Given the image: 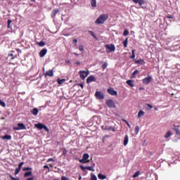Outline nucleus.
Wrapping results in <instances>:
<instances>
[{"mask_svg":"<svg viewBox=\"0 0 180 180\" xmlns=\"http://www.w3.org/2000/svg\"><path fill=\"white\" fill-rule=\"evenodd\" d=\"M8 57H11V60H15V58H16V56H14L13 53H9Z\"/></svg>","mask_w":180,"mask_h":180,"instance_id":"nucleus-44","label":"nucleus"},{"mask_svg":"<svg viewBox=\"0 0 180 180\" xmlns=\"http://www.w3.org/2000/svg\"><path fill=\"white\" fill-rule=\"evenodd\" d=\"M91 180H98V178L95 174H91Z\"/></svg>","mask_w":180,"mask_h":180,"instance_id":"nucleus-32","label":"nucleus"},{"mask_svg":"<svg viewBox=\"0 0 180 180\" xmlns=\"http://www.w3.org/2000/svg\"><path fill=\"white\" fill-rule=\"evenodd\" d=\"M51 161H52L53 162H54V159H53V158H49V159H48L47 162H51Z\"/></svg>","mask_w":180,"mask_h":180,"instance_id":"nucleus-51","label":"nucleus"},{"mask_svg":"<svg viewBox=\"0 0 180 180\" xmlns=\"http://www.w3.org/2000/svg\"><path fill=\"white\" fill-rule=\"evenodd\" d=\"M2 140H11L12 139V136L11 135H5L4 136H1Z\"/></svg>","mask_w":180,"mask_h":180,"instance_id":"nucleus-20","label":"nucleus"},{"mask_svg":"<svg viewBox=\"0 0 180 180\" xmlns=\"http://www.w3.org/2000/svg\"><path fill=\"white\" fill-rule=\"evenodd\" d=\"M13 130H26V126L23 123H18V127H15Z\"/></svg>","mask_w":180,"mask_h":180,"instance_id":"nucleus-6","label":"nucleus"},{"mask_svg":"<svg viewBox=\"0 0 180 180\" xmlns=\"http://www.w3.org/2000/svg\"><path fill=\"white\" fill-rule=\"evenodd\" d=\"M82 179V176H81V175L79 176V180Z\"/></svg>","mask_w":180,"mask_h":180,"instance_id":"nucleus-62","label":"nucleus"},{"mask_svg":"<svg viewBox=\"0 0 180 180\" xmlns=\"http://www.w3.org/2000/svg\"><path fill=\"white\" fill-rule=\"evenodd\" d=\"M105 47L108 50L107 53H112V52L115 51V50H116V47L112 44H106L105 46Z\"/></svg>","mask_w":180,"mask_h":180,"instance_id":"nucleus-3","label":"nucleus"},{"mask_svg":"<svg viewBox=\"0 0 180 180\" xmlns=\"http://www.w3.org/2000/svg\"><path fill=\"white\" fill-rule=\"evenodd\" d=\"M45 77H54V71L53 70H49L45 73Z\"/></svg>","mask_w":180,"mask_h":180,"instance_id":"nucleus-11","label":"nucleus"},{"mask_svg":"<svg viewBox=\"0 0 180 180\" xmlns=\"http://www.w3.org/2000/svg\"><path fill=\"white\" fill-rule=\"evenodd\" d=\"M105 126H102L101 127L102 130H105Z\"/></svg>","mask_w":180,"mask_h":180,"instance_id":"nucleus-61","label":"nucleus"},{"mask_svg":"<svg viewBox=\"0 0 180 180\" xmlns=\"http://www.w3.org/2000/svg\"><path fill=\"white\" fill-rule=\"evenodd\" d=\"M105 103L108 108H111L112 109H115L116 108V104L115 103V101L112 99H108L105 101Z\"/></svg>","mask_w":180,"mask_h":180,"instance_id":"nucleus-4","label":"nucleus"},{"mask_svg":"<svg viewBox=\"0 0 180 180\" xmlns=\"http://www.w3.org/2000/svg\"><path fill=\"white\" fill-rule=\"evenodd\" d=\"M38 45L39 47H44V46H46V42L41 41L38 43Z\"/></svg>","mask_w":180,"mask_h":180,"instance_id":"nucleus-30","label":"nucleus"},{"mask_svg":"<svg viewBox=\"0 0 180 180\" xmlns=\"http://www.w3.org/2000/svg\"><path fill=\"white\" fill-rule=\"evenodd\" d=\"M58 12H59L58 9H54L52 11V17L54 18V16H56L58 13Z\"/></svg>","mask_w":180,"mask_h":180,"instance_id":"nucleus-27","label":"nucleus"},{"mask_svg":"<svg viewBox=\"0 0 180 180\" xmlns=\"http://www.w3.org/2000/svg\"><path fill=\"white\" fill-rule=\"evenodd\" d=\"M31 113L34 115V116H37V115L39 113V110L37 108H34L32 111Z\"/></svg>","mask_w":180,"mask_h":180,"instance_id":"nucleus-21","label":"nucleus"},{"mask_svg":"<svg viewBox=\"0 0 180 180\" xmlns=\"http://www.w3.org/2000/svg\"><path fill=\"white\" fill-rule=\"evenodd\" d=\"M140 131V127H139V126H136V127H135V133H136V134H139V132Z\"/></svg>","mask_w":180,"mask_h":180,"instance_id":"nucleus-34","label":"nucleus"},{"mask_svg":"<svg viewBox=\"0 0 180 180\" xmlns=\"http://www.w3.org/2000/svg\"><path fill=\"white\" fill-rule=\"evenodd\" d=\"M79 51H84V46L82 45L79 46Z\"/></svg>","mask_w":180,"mask_h":180,"instance_id":"nucleus-49","label":"nucleus"},{"mask_svg":"<svg viewBox=\"0 0 180 180\" xmlns=\"http://www.w3.org/2000/svg\"><path fill=\"white\" fill-rule=\"evenodd\" d=\"M132 55L131 56V58H136V55L134 54V53H136V49H133L131 51Z\"/></svg>","mask_w":180,"mask_h":180,"instance_id":"nucleus-37","label":"nucleus"},{"mask_svg":"<svg viewBox=\"0 0 180 180\" xmlns=\"http://www.w3.org/2000/svg\"><path fill=\"white\" fill-rule=\"evenodd\" d=\"M22 171L25 172L26 171H32V167H23Z\"/></svg>","mask_w":180,"mask_h":180,"instance_id":"nucleus-35","label":"nucleus"},{"mask_svg":"<svg viewBox=\"0 0 180 180\" xmlns=\"http://www.w3.org/2000/svg\"><path fill=\"white\" fill-rule=\"evenodd\" d=\"M109 19V15L108 14H101L96 20L97 25H103L105 21Z\"/></svg>","mask_w":180,"mask_h":180,"instance_id":"nucleus-1","label":"nucleus"},{"mask_svg":"<svg viewBox=\"0 0 180 180\" xmlns=\"http://www.w3.org/2000/svg\"><path fill=\"white\" fill-rule=\"evenodd\" d=\"M79 77L81 79H85L89 75V71H85V70H80L79 72Z\"/></svg>","mask_w":180,"mask_h":180,"instance_id":"nucleus-2","label":"nucleus"},{"mask_svg":"<svg viewBox=\"0 0 180 180\" xmlns=\"http://www.w3.org/2000/svg\"><path fill=\"white\" fill-rule=\"evenodd\" d=\"M171 136H172V132L171 131V130H169L165 135V139H169V137H171Z\"/></svg>","mask_w":180,"mask_h":180,"instance_id":"nucleus-16","label":"nucleus"},{"mask_svg":"<svg viewBox=\"0 0 180 180\" xmlns=\"http://www.w3.org/2000/svg\"><path fill=\"white\" fill-rule=\"evenodd\" d=\"M89 34H91V36H92V37H94V39H95L96 40H98V37H96V35L95 34V32H94L93 31H89Z\"/></svg>","mask_w":180,"mask_h":180,"instance_id":"nucleus-22","label":"nucleus"},{"mask_svg":"<svg viewBox=\"0 0 180 180\" xmlns=\"http://www.w3.org/2000/svg\"><path fill=\"white\" fill-rule=\"evenodd\" d=\"M127 38L122 42L123 44H124V47H127V43H128V41H127Z\"/></svg>","mask_w":180,"mask_h":180,"instance_id":"nucleus-47","label":"nucleus"},{"mask_svg":"<svg viewBox=\"0 0 180 180\" xmlns=\"http://www.w3.org/2000/svg\"><path fill=\"white\" fill-rule=\"evenodd\" d=\"M154 110H158V108H157L155 107V108H154Z\"/></svg>","mask_w":180,"mask_h":180,"instance_id":"nucleus-63","label":"nucleus"},{"mask_svg":"<svg viewBox=\"0 0 180 180\" xmlns=\"http://www.w3.org/2000/svg\"><path fill=\"white\" fill-rule=\"evenodd\" d=\"M80 168L82 171H85V169H88V171H95V169H94V167L91 166L84 167L82 165H80Z\"/></svg>","mask_w":180,"mask_h":180,"instance_id":"nucleus-10","label":"nucleus"},{"mask_svg":"<svg viewBox=\"0 0 180 180\" xmlns=\"http://www.w3.org/2000/svg\"><path fill=\"white\" fill-rule=\"evenodd\" d=\"M96 82V77L94 75H91L86 79V84H91V82Z\"/></svg>","mask_w":180,"mask_h":180,"instance_id":"nucleus-7","label":"nucleus"},{"mask_svg":"<svg viewBox=\"0 0 180 180\" xmlns=\"http://www.w3.org/2000/svg\"><path fill=\"white\" fill-rule=\"evenodd\" d=\"M44 169H50V168L49 167V165H44Z\"/></svg>","mask_w":180,"mask_h":180,"instance_id":"nucleus-54","label":"nucleus"},{"mask_svg":"<svg viewBox=\"0 0 180 180\" xmlns=\"http://www.w3.org/2000/svg\"><path fill=\"white\" fill-rule=\"evenodd\" d=\"M98 179H106V176H105L104 174H98Z\"/></svg>","mask_w":180,"mask_h":180,"instance_id":"nucleus-23","label":"nucleus"},{"mask_svg":"<svg viewBox=\"0 0 180 180\" xmlns=\"http://www.w3.org/2000/svg\"><path fill=\"white\" fill-rule=\"evenodd\" d=\"M35 127H37V129H39V130H43V129L44 127V124H43L41 123L36 124Z\"/></svg>","mask_w":180,"mask_h":180,"instance_id":"nucleus-15","label":"nucleus"},{"mask_svg":"<svg viewBox=\"0 0 180 180\" xmlns=\"http://www.w3.org/2000/svg\"><path fill=\"white\" fill-rule=\"evenodd\" d=\"M20 172V169L19 167H17L15 169V173L14 174L15 175H18V174H19Z\"/></svg>","mask_w":180,"mask_h":180,"instance_id":"nucleus-36","label":"nucleus"},{"mask_svg":"<svg viewBox=\"0 0 180 180\" xmlns=\"http://www.w3.org/2000/svg\"><path fill=\"white\" fill-rule=\"evenodd\" d=\"M47 54V49H44L39 52V57L43 58Z\"/></svg>","mask_w":180,"mask_h":180,"instance_id":"nucleus-12","label":"nucleus"},{"mask_svg":"<svg viewBox=\"0 0 180 180\" xmlns=\"http://www.w3.org/2000/svg\"><path fill=\"white\" fill-rule=\"evenodd\" d=\"M79 162H82V164H87V162H90V160L82 158L79 160Z\"/></svg>","mask_w":180,"mask_h":180,"instance_id":"nucleus-25","label":"nucleus"},{"mask_svg":"<svg viewBox=\"0 0 180 180\" xmlns=\"http://www.w3.org/2000/svg\"><path fill=\"white\" fill-rule=\"evenodd\" d=\"M43 129H44L46 130V131H49V129L47 128V127L46 125H44Z\"/></svg>","mask_w":180,"mask_h":180,"instance_id":"nucleus-52","label":"nucleus"},{"mask_svg":"<svg viewBox=\"0 0 180 180\" xmlns=\"http://www.w3.org/2000/svg\"><path fill=\"white\" fill-rule=\"evenodd\" d=\"M79 86H81L82 89H84V84H79Z\"/></svg>","mask_w":180,"mask_h":180,"instance_id":"nucleus-56","label":"nucleus"},{"mask_svg":"<svg viewBox=\"0 0 180 180\" xmlns=\"http://www.w3.org/2000/svg\"><path fill=\"white\" fill-rule=\"evenodd\" d=\"M107 92L112 96H116L117 95V91H115L112 88L108 89Z\"/></svg>","mask_w":180,"mask_h":180,"instance_id":"nucleus-8","label":"nucleus"},{"mask_svg":"<svg viewBox=\"0 0 180 180\" xmlns=\"http://www.w3.org/2000/svg\"><path fill=\"white\" fill-rule=\"evenodd\" d=\"M108 68V63H104L102 65V68L103 70H106V68Z\"/></svg>","mask_w":180,"mask_h":180,"instance_id":"nucleus-45","label":"nucleus"},{"mask_svg":"<svg viewBox=\"0 0 180 180\" xmlns=\"http://www.w3.org/2000/svg\"><path fill=\"white\" fill-rule=\"evenodd\" d=\"M105 130H108L111 131H116V129L113 127H105Z\"/></svg>","mask_w":180,"mask_h":180,"instance_id":"nucleus-17","label":"nucleus"},{"mask_svg":"<svg viewBox=\"0 0 180 180\" xmlns=\"http://www.w3.org/2000/svg\"><path fill=\"white\" fill-rule=\"evenodd\" d=\"M0 105H1V106H2L3 108H6V104L5 102H4L2 100H0Z\"/></svg>","mask_w":180,"mask_h":180,"instance_id":"nucleus-38","label":"nucleus"},{"mask_svg":"<svg viewBox=\"0 0 180 180\" xmlns=\"http://www.w3.org/2000/svg\"><path fill=\"white\" fill-rule=\"evenodd\" d=\"M151 81H153V77H151V76H148L147 77L143 79V82L148 85V84H150Z\"/></svg>","mask_w":180,"mask_h":180,"instance_id":"nucleus-9","label":"nucleus"},{"mask_svg":"<svg viewBox=\"0 0 180 180\" xmlns=\"http://www.w3.org/2000/svg\"><path fill=\"white\" fill-rule=\"evenodd\" d=\"M127 85H129V86H134V84H133V80H127Z\"/></svg>","mask_w":180,"mask_h":180,"instance_id":"nucleus-28","label":"nucleus"},{"mask_svg":"<svg viewBox=\"0 0 180 180\" xmlns=\"http://www.w3.org/2000/svg\"><path fill=\"white\" fill-rule=\"evenodd\" d=\"M173 126H174L173 130H175L176 131H178V130H179V125H175V124H174Z\"/></svg>","mask_w":180,"mask_h":180,"instance_id":"nucleus-43","label":"nucleus"},{"mask_svg":"<svg viewBox=\"0 0 180 180\" xmlns=\"http://www.w3.org/2000/svg\"><path fill=\"white\" fill-rule=\"evenodd\" d=\"M23 165H25V162H21L19 163L18 168H19L20 169H22V167H23Z\"/></svg>","mask_w":180,"mask_h":180,"instance_id":"nucleus-40","label":"nucleus"},{"mask_svg":"<svg viewBox=\"0 0 180 180\" xmlns=\"http://www.w3.org/2000/svg\"><path fill=\"white\" fill-rule=\"evenodd\" d=\"M133 2H134V4H139L140 6H141V5H144V0H133Z\"/></svg>","mask_w":180,"mask_h":180,"instance_id":"nucleus-13","label":"nucleus"},{"mask_svg":"<svg viewBox=\"0 0 180 180\" xmlns=\"http://www.w3.org/2000/svg\"><path fill=\"white\" fill-rule=\"evenodd\" d=\"M125 123L127 124L128 127L130 129L131 126L130 124L129 123V122L124 120Z\"/></svg>","mask_w":180,"mask_h":180,"instance_id":"nucleus-53","label":"nucleus"},{"mask_svg":"<svg viewBox=\"0 0 180 180\" xmlns=\"http://www.w3.org/2000/svg\"><path fill=\"white\" fill-rule=\"evenodd\" d=\"M27 180H34V177H30V178L27 179Z\"/></svg>","mask_w":180,"mask_h":180,"instance_id":"nucleus-59","label":"nucleus"},{"mask_svg":"<svg viewBox=\"0 0 180 180\" xmlns=\"http://www.w3.org/2000/svg\"><path fill=\"white\" fill-rule=\"evenodd\" d=\"M91 4L93 8H96V0H91Z\"/></svg>","mask_w":180,"mask_h":180,"instance_id":"nucleus-29","label":"nucleus"},{"mask_svg":"<svg viewBox=\"0 0 180 180\" xmlns=\"http://www.w3.org/2000/svg\"><path fill=\"white\" fill-rule=\"evenodd\" d=\"M146 105L148 106V108H149L150 109H153V105H151L150 104L146 103Z\"/></svg>","mask_w":180,"mask_h":180,"instance_id":"nucleus-50","label":"nucleus"},{"mask_svg":"<svg viewBox=\"0 0 180 180\" xmlns=\"http://www.w3.org/2000/svg\"><path fill=\"white\" fill-rule=\"evenodd\" d=\"M23 165H25V162H21L19 163L18 168H19L20 169H22V167H23Z\"/></svg>","mask_w":180,"mask_h":180,"instance_id":"nucleus-39","label":"nucleus"},{"mask_svg":"<svg viewBox=\"0 0 180 180\" xmlns=\"http://www.w3.org/2000/svg\"><path fill=\"white\" fill-rule=\"evenodd\" d=\"M144 115H146V112H144V111L139 110V112L138 113V117L140 118V117H141V116H144Z\"/></svg>","mask_w":180,"mask_h":180,"instance_id":"nucleus-26","label":"nucleus"},{"mask_svg":"<svg viewBox=\"0 0 180 180\" xmlns=\"http://www.w3.org/2000/svg\"><path fill=\"white\" fill-rule=\"evenodd\" d=\"M167 19H172L173 18V17L170 15H167Z\"/></svg>","mask_w":180,"mask_h":180,"instance_id":"nucleus-57","label":"nucleus"},{"mask_svg":"<svg viewBox=\"0 0 180 180\" xmlns=\"http://www.w3.org/2000/svg\"><path fill=\"white\" fill-rule=\"evenodd\" d=\"M57 82H58V85H63V83L65 82V79H60V78H58L57 79Z\"/></svg>","mask_w":180,"mask_h":180,"instance_id":"nucleus-19","label":"nucleus"},{"mask_svg":"<svg viewBox=\"0 0 180 180\" xmlns=\"http://www.w3.org/2000/svg\"><path fill=\"white\" fill-rule=\"evenodd\" d=\"M32 175H33V173L32 172V170L30 172H27L25 173H24V177L25 178H27V176H32Z\"/></svg>","mask_w":180,"mask_h":180,"instance_id":"nucleus-18","label":"nucleus"},{"mask_svg":"<svg viewBox=\"0 0 180 180\" xmlns=\"http://www.w3.org/2000/svg\"><path fill=\"white\" fill-rule=\"evenodd\" d=\"M139 175H140V171H137V172L133 175V178H137V176H139Z\"/></svg>","mask_w":180,"mask_h":180,"instance_id":"nucleus-42","label":"nucleus"},{"mask_svg":"<svg viewBox=\"0 0 180 180\" xmlns=\"http://www.w3.org/2000/svg\"><path fill=\"white\" fill-rule=\"evenodd\" d=\"M73 43L77 44V43H78V40L77 39H73Z\"/></svg>","mask_w":180,"mask_h":180,"instance_id":"nucleus-55","label":"nucleus"},{"mask_svg":"<svg viewBox=\"0 0 180 180\" xmlns=\"http://www.w3.org/2000/svg\"><path fill=\"white\" fill-rule=\"evenodd\" d=\"M139 74V70H136L133 73H132V78H136V75Z\"/></svg>","mask_w":180,"mask_h":180,"instance_id":"nucleus-31","label":"nucleus"},{"mask_svg":"<svg viewBox=\"0 0 180 180\" xmlns=\"http://www.w3.org/2000/svg\"><path fill=\"white\" fill-rule=\"evenodd\" d=\"M11 23H12V20H8V25H7L8 29H11Z\"/></svg>","mask_w":180,"mask_h":180,"instance_id":"nucleus-46","label":"nucleus"},{"mask_svg":"<svg viewBox=\"0 0 180 180\" xmlns=\"http://www.w3.org/2000/svg\"><path fill=\"white\" fill-rule=\"evenodd\" d=\"M136 64H140L141 65L144 64V60L143 59H139L138 60H135Z\"/></svg>","mask_w":180,"mask_h":180,"instance_id":"nucleus-24","label":"nucleus"},{"mask_svg":"<svg viewBox=\"0 0 180 180\" xmlns=\"http://www.w3.org/2000/svg\"><path fill=\"white\" fill-rule=\"evenodd\" d=\"M95 97L96 99L99 100L105 99V94H103L101 91H96Z\"/></svg>","mask_w":180,"mask_h":180,"instance_id":"nucleus-5","label":"nucleus"},{"mask_svg":"<svg viewBox=\"0 0 180 180\" xmlns=\"http://www.w3.org/2000/svg\"><path fill=\"white\" fill-rule=\"evenodd\" d=\"M8 175H9L10 179H11V180H20V179H19V178H15V177H13L12 174H8Z\"/></svg>","mask_w":180,"mask_h":180,"instance_id":"nucleus-41","label":"nucleus"},{"mask_svg":"<svg viewBox=\"0 0 180 180\" xmlns=\"http://www.w3.org/2000/svg\"><path fill=\"white\" fill-rule=\"evenodd\" d=\"M129 144V135H125L124 138V146H127Z\"/></svg>","mask_w":180,"mask_h":180,"instance_id":"nucleus-14","label":"nucleus"},{"mask_svg":"<svg viewBox=\"0 0 180 180\" xmlns=\"http://www.w3.org/2000/svg\"><path fill=\"white\" fill-rule=\"evenodd\" d=\"M75 64H77V65H81V63L79 61L76 62Z\"/></svg>","mask_w":180,"mask_h":180,"instance_id":"nucleus-58","label":"nucleus"},{"mask_svg":"<svg viewBox=\"0 0 180 180\" xmlns=\"http://www.w3.org/2000/svg\"><path fill=\"white\" fill-rule=\"evenodd\" d=\"M123 34L124 36H129V30H124Z\"/></svg>","mask_w":180,"mask_h":180,"instance_id":"nucleus-48","label":"nucleus"},{"mask_svg":"<svg viewBox=\"0 0 180 180\" xmlns=\"http://www.w3.org/2000/svg\"><path fill=\"white\" fill-rule=\"evenodd\" d=\"M63 154H67V150L65 149L63 150Z\"/></svg>","mask_w":180,"mask_h":180,"instance_id":"nucleus-60","label":"nucleus"},{"mask_svg":"<svg viewBox=\"0 0 180 180\" xmlns=\"http://www.w3.org/2000/svg\"><path fill=\"white\" fill-rule=\"evenodd\" d=\"M16 51H20V49H16Z\"/></svg>","mask_w":180,"mask_h":180,"instance_id":"nucleus-64","label":"nucleus"},{"mask_svg":"<svg viewBox=\"0 0 180 180\" xmlns=\"http://www.w3.org/2000/svg\"><path fill=\"white\" fill-rule=\"evenodd\" d=\"M88 158H89V155L88 153H84L83 155V159L88 160Z\"/></svg>","mask_w":180,"mask_h":180,"instance_id":"nucleus-33","label":"nucleus"}]
</instances>
